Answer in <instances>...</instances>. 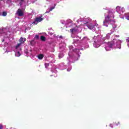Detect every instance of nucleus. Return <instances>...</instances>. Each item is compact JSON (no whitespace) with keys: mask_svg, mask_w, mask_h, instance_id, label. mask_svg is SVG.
I'll use <instances>...</instances> for the list:
<instances>
[{"mask_svg":"<svg viewBox=\"0 0 129 129\" xmlns=\"http://www.w3.org/2000/svg\"><path fill=\"white\" fill-rule=\"evenodd\" d=\"M113 15L112 13V10L109 11V15L105 17V20L103 21V26H105L106 27H108V25L110 24V23H112L113 24H115V21L113 20L110 19L109 17V15Z\"/></svg>","mask_w":129,"mask_h":129,"instance_id":"f257e3e1","label":"nucleus"},{"mask_svg":"<svg viewBox=\"0 0 129 129\" xmlns=\"http://www.w3.org/2000/svg\"><path fill=\"white\" fill-rule=\"evenodd\" d=\"M17 14L19 17H23L24 16V12L21 9H19L17 10Z\"/></svg>","mask_w":129,"mask_h":129,"instance_id":"f03ea898","label":"nucleus"},{"mask_svg":"<svg viewBox=\"0 0 129 129\" xmlns=\"http://www.w3.org/2000/svg\"><path fill=\"white\" fill-rule=\"evenodd\" d=\"M44 20V18H42V17H37L35 18V22L36 23H40V22H42Z\"/></svg>","mask_w":129,"mask_h":129,"instance_id":"7ed1b4c3","label":"nucleus"},{"mask_svg":"<svg viewBox=\"0 0 129 129\" xmlns=\"http://www.w3.org/2000/svg\"><path fill=\"white\" fill-rule=\"evenodd\" d=\"M87 27L90 30H93V28H94L95 26L92 25V24L90 23L89 25H86Z\"/></svg>","mask_w":129,"mask_h":129,"instance_id":"20e7f679","label":"nucleus"},{"mask_svg":"<svg viewBox=\"0 0 129 129\" xmlns=\"http://www.w3.org/2000/svg\"><path fill=\"white\" fill-rule=\"evenodd\" d=\"M26 41V38H24L23 37H21L19 39V42L20 44H24V42Z\"/></svg>","mask_w":129,"mask_h":129,"instance_id":"39448f33","label":"nucleus"},{"mask_svg":"<svg viewBox=\"0 0 129 129\" xmlns=\"http://www.w3.org/2000/svg\"><path fill=\"white\" fill-rule=\"evenodd\" d=\"M77 28H73L70 29V31L71 32L72 34H74V33H76V32H77Z\"/></svg>","mask_w":129,"mask_h":129,"instance_id":"423d86ee","label":"nucleus"},{"mask_svg":"<svg viewBox=\"0 0 129 129\" xmlns=\"http://www.w3.org/2000/svg\"><path fill=\"white\" fill-rule=\"evenodd\" d=\"M38 59H39V60H42V59H43V58H44V55L40 54L38 55Z\"/></svg>","mask_w":129,"mask_h":129,"instance_id":"0eeeda50","label":"nucleus"},{"mask_svg":"<svg viewBox=\"0 0 129 129\" xmlns=\"http://www.w3.org/2000/svg\"><path fill=\"white\" fill-rule=\"evenodd\" d=\"M40 40H41L42 42H45V41H46V37L44 36H41L40 37Z\"/></svg>","mask_w":129,"mask_h":129,"instance_id":"6e6552de","label":"nucleus"},{"mask_svg":"<svg viewBox=\"0 0 129 129\" xmlns=\"http://www.w3.org/2000/svg\"><path fill=\"white\" fill-rule=\"evenodd\" d=\"M125 18L126 19V20H128L129 21V13H126L125 14Z\"/></svg>","mask_w":129,"mask_h":129,"instance_id":"1a4fd4ad","label":"nucleus"},{"mask_svg":"<svg viewBox=\"0 0 129 129\" xmlns=\"http://www.w3.org/2000/svg\"><path fill=\"white\" fill-rule=\"evenodd\" d=\"M35 39H36V40H39V39H40V36L38 35H36L35 36Z\"/></svg>","mask_w":129,"mask_h":129,"instance_id":"9d476101","label":"nucleus"},{"mask_svg":"<svg viewBox=\"0 0 129 129\" xmlns=\"http://www.w3.org/2000/svg\"><path fill=\"white\" fill-rule=\"evenodd\" d=\"M114 31H115V29L114 28H112L110 30V34H112V33H114Z\"/></svg>","mask_w":129,"mask_h":129,"instance_id":"9b49d317","label":"nucleus"},{"mask_svg":"<svg viewBox=\"0 0 129 129\" xmlns=\"http://www.w3.org/2000/svg\"><path fill=\"white\" fill-rule=\"evenodd\" d=\"M7 15V12H3L2 14V16H3V17H6Z\"/></svg>","mask_w":129,"mask_h":129,"instance_id":"f8f14e48","label":"nucleus"},{"mask_svg":"<svg viewBox=\"0 0 129 129\" xmlns=\"http://www.w3.org/2000/svg\"><path fill=\"white\" fill-rule=\"evenodd\" d=\"M21 44H22V43H18V44L16 45V49H18V48H19V47L20 46Z\"/></svg>","mask_w":129,"mask_h":129,"instance_id":"ddd939ff","label":"nucleus"},{"mask_svg":"<svg viewBox=\"0 0 129 129\" xmlns=\"http://www.w3.org/2000/svg\"><path fill=\"white\" fill-rule=\"evenodd\" d=\"M49 63H45V68H47V67H49Z\"/></svg>","mask_w":129,"mask_h":129,"instance_id":"4468645a","label":"nucleus"},{"mask_svg":"<svg viewBox=\"0 0 129 129\" xmlns=\"http://www.w3.org/2000/svg\"><path fill=\"white\" fill-rule=\"evenodd\" d=\"M54 9H55V6H54V7H53L50 8V9H49L50 12H51V11H53V10H54Z\"/></svg>","mask_w":129,"mask_h":129,"instance_id":"2eb2a0df","label":"nucleus"},{"mask_svg":"<svg viewBox=\"0 0 129 129\" xmlns=\"http://www.w3.org/2000/svg\"><path fill=\"white\" fill-rule=\"evenodd\" d=\"M32 24H34V25H37V22L36 21V19H35V21L32 23Z\"/></svg>","mask_w":129,"mask_h":129,"instance_id":"dca6fc26","label":"nucleus"},{"mask_svg":"<svg viewBox=\"0 0 129 129\" xmlns=\"http://www.w3.org/2000/svg\"><path fill=\"white\" fill-rule=\"evenodd\" d=\"M112 28L115 29V28H116V25H115V24L112 25Z\"/></svg>","mask_w":129,"mask_h":129,"instance_id":"f3484780","label":"nucleus"},{"mask_svg":"<svg viewBox=\"0 0 129 129\" xmlns=\"http://www.w3.org/2000/svg\"><path fill=\"white\" fill-rule=\"evenodd\" d=\"M34 42V40H32L30 41V44H31V45H32L33 42Z\"/></svg>","mask_w":129,"mask_h":129,"instance_id":"a211bd4d","label":"nucleus"},{"mask_svg":"<svg viewBox=\"0 0 129 129\" xmlns=\"http://www.w3.org/2000/svg\"><path fill=\"white\" fill-rule=\"evenodd\" d=\"M3 125L0 124V129H3Z\"/></svg>","mask_w":129,"mask_h":129,"instance_id":"6ab92c4d","label":"nucleus"},{"mask_svg":"<svg viewBox=\"0 0 129 129\" xmlns=\"http://www.w3.org/2000/svg\"><path fill=\"white\" fill-rule=\"evenodd\" d=\"M20 6H22V5H23V3H22V2H20Z\"/></svg>","mask_w":129,"mask_h":129,"instance_id":"aec40b11","label":"nucleus"},{"mask_svg":"<svg viewBox=\"0 0 129 129\" xmlns=\"http://www.w3.org/2000/svg\"><path fill=\"white\" fill-rule=\"evenodd\" d=\"M112 46V44H110V46H109L110 48H111Z\"/></svg>","mask_w":129,"mask_h":129,"instance_id":"412c9836","label":"nucleus"},{"mask_svg":"<svg viewBox=\"0 0 129 129\" xmlns=\"http://www.w3.org/2000/svg\"><path fill=\"white\" fill-rule=\"evenodd\" d=\"M21 2H25V0H20Z\"/></svg>","mask_w":129,"mask_h":129,"instance_id":"4be33fe9","label":"nucleus"},{"mask_svg":"<svg viewBox=\"0 0 129 129\" xmlns=\"http://www.w3.org/2000/svg\"><path fill=\"white\" fill-rule=\"evenodd\" d=\"M116 37H117L118 38L119 37V35H117Z\"/></svg>","mask_w":129,"mask_h":129,"instance_id":"5701e85b","label":"nucleus"},{"mask_svg":"<svg viewBox=\"0 0 129 129\" xmlns=\"http://www.w3.org/2000/svg\"><path fill=\"white\" fill-rule=\"evenodd\" d=\"M18 54H20V52L18 51Z\"/></svg>","mask_w":129,"mask_h":129,"instance_id":"b1692460","label":"nucleus"}]
</instances>
